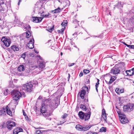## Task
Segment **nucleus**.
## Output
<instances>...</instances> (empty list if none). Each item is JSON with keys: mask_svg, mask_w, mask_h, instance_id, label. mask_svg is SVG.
Instances as JSON below:
<instances>
[{"mask_svg": "<svg viewBox=\"0 0 134 134\" xmlns=\"http://www.w3.org/2000/svg\"><path fill=\"white\" fill-rule=\"evenodd\" d=\"M23 130L21 128H17L13 130V134H18L19 132H22Z\"/></svg>", "mask_w": 134, "mask_h": 134, "instance_id": "nucleus-14", "label": "nucleus"}, {"mask_svg": "<svg viewBox=\"0 0 134 134\" xmlns=\"http://www.w3.org/2000/svg\"><path fill=\"white\" fill-rule=\"evenodd\" d=\"M83 126L80 125H77L75 127L76 129V130L80 131H83Z\"/></svg>", "mask_w": 134, "mask_h": 134, "instance_id": "nucleus-20", "label": "nucleus"}, {"mask_svg": "<svg viewBox=\"0 0 134 134\" xmlns=\"http://www.w3.org/2000/svg\"><path fill=\"white\" fill-rule=\"evenodd\" d=\"M91 113L89 111L88 113H85L82 111L79 112L78 115L80 118L82 120L84 119L85 121L88 120L90 118Z\"/></svg>", "mask_w": 134, "mask_h": 134, "instance_id": "nucleus-2", "label": "nucleus"}, {"mask_svg": "<svg viewBox=\"0 0 134 134\" xmlns=\"http://www.w3.org/2000/svg\"><path fill=\"white\" fill-rule=\"evenodd\" d=\"M120 72L119 68L117 65L115 66L111 70L110 73L114 75H116L119 74Z\"/></svg>", "mask_w": 134, "mask_h": 134, "instance_id": "nucleus-7", "label": "nucleus"}, {"mask_svg": "<svg viewBox=\"0 0 134 134\" xmlns=\"http://www.w3.org/2000/svg\"><path fill=\"white\" fill-rule=\"evenodd\" d=\"M54 26H53V27H52V28H51L49 29H48V30L49 32H51L54 29Z\"/></svg>", "mask_w": 134, "mask_h": 134, "instance_id": "nucleus-38", "label": "nucleus"}, {"mask_svg": "<svg viewBox=\"0 0 134 134\" xmlns=\"http://www.w3.org/2000/svg\"><path fill=\"white\" fill-rule=\"evenodd\" d=\"M79 22V21H77L76 20H75L73 21V23L74 24H77L78 25H79V24L78 23Z\"/></svg>", "mask_w": 134, "mask_h": 134, "instance_id": "nucleus-36", "label": "nucleus"}, {"mask_svg": "<svg viewBox=\"0 0 134 134\" xmlns=\"http://www.w3.org/2000/svg\"><path fill=\"white\" fill-rule=\"evenodd\" d=\"M14 23L15 24H18L19 23V21L18 20V19L17 17L15 16V19L14 20Z\"/></svg>", "mask_w": 134, "mask_h": 134, "instance_id": "nucleus-29", "label": "nucleus"}, {"mask_svg": "<svg viewBox=\"0 0 134 134\" xmlns=\"http://www.w3.org/2000/svg\"><path fill=\"white\" fill-rule=\"evenodd\" d=\"M100 131L101 132H105L106 131V128L104 127H102L100 129Z\"/></svg>", "mask_w": 134, "mask_h": 134, "instance_id": "nucleus-30", "label": "nucleus"}, {"mask_svg": "<svg viewBox=\"0 0 134 134\" xmlns=\"http://www.w3.org/2000/svg\"><path fill=\"white\" fill-rule=\"evenodd\" d=\"M123 44H124L125 45H126L127 46V47H129V46H130V45H128L127 44H126L125 42H123Z\"/></svg>", "mask_w": 134, "mask_h": 134, "instance_id": "nucleus-48", "label": "nucleus"}, {"mask_svg": "<svg viewBox=\"0 0 134 134\" xmlns=\"http://www.w3.org/2000/svg\"><path fill=\"white\" fill-rule=\"evenodd\" d=\"M8 91V89H6L4 91V94L6 96L7 94Z\"/></svg>", "mask_w": 134, "mask_h": 134, "instance_id": "nucleus-37", "label": "nucleus"}, {"mask_svg": "<svg viewBox=\"0 0 134 134\" xmlns=\"http://www.w3.org/2000/svg\"><path fill=\"white\" fill-rule=\"evenodd\" d=\"M90 80H88V81H87V83H90Z\"/></svg>", "mask_w": 134, "mask_h": 134, "instance_id": "nucleus-57", "label": "nucleus"}, {"mask_svg": "<svg viewBox=\"0 0 134 134\" xmlns=\"http://www.w3.org/2000/svg\"><path fill=\"white\" fill-rule=\"evenodd\" d=\"M51 41V40H49L48 41V42H49L50 41Z\"/></svg>", "mask_w": 134, "mask_h": 134, "instance_id": "nucleus-62", "label": "nucleus"}, {"mask_svg": "<svg viewBox=\"0 0 134 134\" xmlns=\"http://www.w3.org/2000/svg\"><path fill=\"white\" fill-rule=\"evenodd\" d=\"M1 41L3 42L4 45L6 47H8L11 43V40L9 38H5L3 37Z\"/></svg>", "mask_w": 134, "mask_h": 134, "instance_id": "nucleus-8", "label": "nucleus"}, {"mask_svg": "<svg viewBox=\"0 0 134 134\" xmlns=\"http://www.w3.org/2000/svg\"><path fill=\"white\" fill-rule=\"evenodd\" d=\"M77 33H76L75 32V33L74 34H72V35H73V36H74V35H77Z\"/></svg>", "mask_w": 134, "mask_h": 134, "instance_id": "nucleus-55", "label": "nucleus"}, {"mask_svg": "<svg viewBox=\"0 0 134 134\" xmlns=\"http://www.w3.org/2000/svg\"><path fill=\"white\" fill-rule=\"evenodd\" d=\"M52 110H50V111H48L42 114V115L46 118V119H48L49 120H51V118L49 117L52 114Z\"/></svg>", "mask_w": 134, "mask_h": 134, "instance_id": "nucleus-10", "label": "nucleus"}, {"mask_svg": "<svg viewBox=\"0 0 134 134\" xmlns=\"http://www.w3.org/2000/svg\"><path fill=\"white\" fill-rule=\"evenodd\" d=\"M68 75H69L68 77L69 78L70 77V75L69 74H68Z\"/></svg>", "mask_w": 134, "mask_h": 134, "instance_id": "nucleus-59", "label": "nucleus"}, {"mask_svg": "<svg viewBox=\"0 0 134 134\" xmlns=\"http://www.w3.org/2000/svg\"><path fill=\"white\" fill-rule=\"evenodd\" d=\"M20 2H19L18 3V5H19L20 4Z\"/></svg>", "mask_w": 134, "mask_h": 134, "instance_id": "nucleus-60", "label": "nucleus"}, {"mask_svg": "<svg viewBox=\"0 0 134 134\" xmlns=\"http://www.w3.org/2000/svg\"><path fill=\"white\" fill-rule=\"evenodd\" d=\"M120 122L122 124H125L127 122L128 120L126 118L124 117H121L120 120Z\"/></svg>", "mask_w": 134, "mask_h": 134, "instance_id": "nucleus-17", "label": "nucleus"}, {"mask_svg": "<svg viewBox=\"0 0 134 134\" xmlns=\"http://www.w3.org/2000/svg\"><path fill=\"white\" fill-rule=\"evenodd\" d=\"M80 107V108L81 109L83 110L86 111V108L85 105L83 104H81Z\"/></svg>", "mask_w": 134, "mask_h": 134, "instance_id": "nucleus-28", "label": "nucleus"}, {"mask_svg": "<svg viewBox=\"0 0 134 134\" xmlns=\"http://www.w3.org/2000/svg\"><path fill=\"white\" fill-rule=\"evenodd\" d=\"M41 96H39L38 98V99H41Z\"/></svg>", "mask_w": 134, "mask_h": 134, "instance_id": "nucleus-56", "label": "nucleus"}, {"mask_svg": "<svg viewBox=\"0 0 134 134\" xmlns=\"http://www.w3.org/2000/svg\"><path fill=\"white\" fill-rule=\"evenodd\" d=\"M43 103L41 105V112L42 114L47 111H50L56 108L58 105V103L56 102L54 100H51L50 98H44L43 100Z\"/></svg>", "mask_w": 134, "mask_h": 134, "instance_id": "nucleus-1", "label": "nucleus"}, {"mask_svg": "<svg viewBox=\"0 0 134 134\" xmlns=\"http://www.w3.org/2000/svg\"><path fill=\"white\" fill-rule=\"evenodd\" d=\"M98 87L96 86V91H97V92H98V90L97 89Z\"/></svg>", "mask_w": 134, "mask_h": 134, "instance_id": "nucleus-52", "label": "nucleus"}, {"mask_svg": "<svg viewBox=\"0 0 134 134\" xmlns=\"http://www.w3.org/2000/svg\"><path fill=\"white\" fill-rule=\"evenodd\" d=\"M123 108V110L124 111L130 112L131 111L128 104L126 105H124Z\"/></svg>", "mask_w": 134, "mask_h": 134, "instance_id": "nucleus-15", "label": "nucleus"}, {"mask_svg": "<svg viewBox=\"0 0 134 134\" xmlns=\"http://www.w3.org/2000/svg\"><path fill=\"white\" fill-rule=\"evenodd\" d=\"M40 14H41V16L43 17V15L44 16L45 15V14H44V12H43L42 13H41V12H40Z\"/></svg>", "mask_w": 134, "mask_h": 134, "instance_id": "nucleus-42", "label": "nucleus"}, {"mask_svg": "<svg viewBox=\"0 0 134 134\" xmlns=\"http://www.w3.org/2000/svg\"><path fill=\"white\" fill-rule=\"evenodd\" d=\"M50 14L49 13H47L45 14V15L44 16L43 15V17H46V18H49V16L50 15Z\"/></svg>", "mask_w": 134, "mask_h": 134, "instance_id": "nucleus-31", "label": "nucleus"}, {"mask_svg": "<svg viewBox=\"0 0 134 134\" xmlns=\"http://www.w3.org/2000/svg\"><path fill=\"white\" fill-rule=\"evenodd\" d=\"M58 1L59 2H60L61 3V2H60V0H58Z\"/></svg>", "mask_w": 134, "mask_h": 134, "instance_id": "nucleus-63", "label": "nucleus"}, {"mask_svg": "<svg viewBox=\"0 0 134 134\" xmlns=\"http://www.w3.org/2000/svg\"><path fill=\"white\" fill-rule=\"evenodd\" d=\"M11 94L14 100H17L21 97L22 94L18 91L14 90L11 92Z\"/></svg>", "mask_w": 134, "mask_h": 134, "instance_id": "nucleus-3", "label": "nucleus"}, {"mask_svg": "<svg viewBox=\"0 0 134 134\" xmlns=\"http://www.w3.org/2000/svg\"><path fill=\"white\" fill-rule=\"evenodd\" d=\"M35 134H42V132L41 130H37L36 131Z\"/></svg>", "mask_w": 134, "mask_h": 134, "instance_id": "nucleus-32", "label": "nucleus"}, {"mask_svg": "<svg viewBox=\"0 0 134 134\" xmlns=\"http://www.w3.org/2000/svg\"><path fill=\"white\" fill-rule=\"evenodd\" d=\"M61 10L60 8L59 7H58L57 8L52 10V12H53L54 13H60Z\"/></svg>", "mask_w": 134, "mask_h": 134, "instance_id": "nucleus-21", "label": "nucleus"}, {"mask_svg": "<svg viewBox=\"0 0 134 134\" xmlns=\"http://www.w3.org/2000/svg\"><path fill=\"white\" fill-rule=\"evenodd\" d=\"M83 75V73L82 72H81L79 74V76L80 77H81Z\"/></svg>", "mask_w": 134, "mask_h": 134, "instance_id": "nucleus-47", "label": "nucleus"}, {"mask_svg": "<svg viewBox=\"0 0 134 134\" xmlns=\"http://www.w3.org/2000/svg\"><path fill=\"white\" fill-rule=\"evenodd\" d=\"M25 118L27 120H28L29 119V117L26 115V116H25Z\"/></svg>", "mask_w": 134, "mask_h": 134, "instance_id": "nucleus-51", "label": "nucleus"}, {"mask_svg": "<svg viewBox=\"0 0 134 134\" xmlns=\"http://www.w3.org/2000/svg\"><path fill=\"white\" fill-rule=\"evenodd\" d=\"M102 117L103 119L104 120L106 121L107 119V117L105 111L104 109L102 110Z\"/></svg>", "mask_w": 134, "mask_h": 134, "instance_id": "nucleus-16", "label": "nucleus"}, {"mask_svg": "<svg viewBox=\"0 0 134 134\" xmlns=\"http://www.w3.org/2000/svg\"><path fill=\"white\" fill-rule=\"evenodd\" d=\"M29 26V28H28L29 29H30V26L29 25H28Z\"/></svg>", "mask_w": 134, "mask_h": 134, "instance_id": "nucleus-58", "label": "nucleus"}, {"mask_svg": "<svg viewBox=\"0 0 134 134\" xmlns=\"http://www.w3.org/2000/svg\"><path fill=\"white\" fill-rule=\"evenodd\" d=\"M116 79V77L115 76H111V79H110L109 84H110L111 83L113 82Z\"/></svg>", "mask_w": 134, "mask_h": 134, "instance_id": "nucleus-25", "label": "nucleus"}, {"mask_svg": "<svg viewBox=\"0 0 134 134\" xmlns=\"http://www.w3.org/2000/svg\"><path fill=\"white\" fill-rule=\"evenodd\" d=\"M32 82H30L25 84L24 85L23 89L27 92H30L32 91L33 85Z\"/></svg>", "mask_w": 134, "mask_h": 134, "instance_id": "nucleus-5", "label": "nucleus"}, {"mask_svg": "<svg viewBox=\"0 0 134 134\" xmlns=\"http://www.w3.org/2000/svg\"><path fill=\"white\" fill-rule=\"evenodd\" d=\"M66 25L67 23H66V22H65H65H63L61 24V25L63 27H64L65 28V26H66Z\"/></svg>", "mask_w": 134, "mask_h": 134, "instance_id": "nucleus-34", "label": "nucleus"}, {"mask_svg": "<svg viewBox=\"0 0 134 134\" xmlns=\"http://www.w3.org/2000/svg\"><path fill=\"white\" fill-rule=\"evenodd\" d=\"M7 124V127L10 130H11L13 127L16 126L15 123L12 121H8Z\"/></svg>", "mask_w": 134, "mask_h": 134, "instance_id": "nucleus-9", "label": "nucleus"}, {"mask_svg": "<svg viewBox=\"0 0 134 134\" xmlns=\"http://www.w3.org/2000/svg\"><path fill=\"white\" fill-rule=\"evenodd\" d=\"M116 92L118 93H122L124 92L123 89H120L119 88H116L115 90Z\"/></svg>", "mask_w": 134, "mask_h": 134, "instance_id": "nucleus-23", "label": "nucleus"}, {"mask_svg": "<svg viewBox=\"0 0 134 134\" xmlns=\"http://www.w3.org/2000/svg\"><path fill=\"white\" fill-rule=\"evenodd\" d=\"M23 115L25 116H26V114L25 113V112H24V110H23Z\"/></svg>", "mask_w": 134, "mask_h": 134, "instance_id": "nucleus-49", "label": "nucleus"}, {"mask_svg": "<svg viewBox=\"0 0 134 134\" xmlns=\"http://www.w3.org/2000/svg\"><path fill=\"white\" fill-rule=\"evenodd\" d=\"M11 48L14 51H18L19 50V48L16 46H13L11 47Z\"/></svg>", "mask_w": 134, "mask_h": 134, "instance_id": "nucleus-24", "label": "nucleus"}, {"mask_svg": "<svg viewBox=\"0 0 134 134\" xmlns=\"http://www.w3.org/2000/svg\"><path fill=\"white\" fill-rule=\"evenodd\" d=\"M97 83H96L95 86L98 87L99 85V80L98 79H97Z\"/></svg>", "mask_w": 134, "mask_h": 134, "instance_id": "nucleus-39", "label": "nucleus"}, {"mask_svg": "<svg viewBox=\"0 0 134 134\" xmlns=\"http://www.w3.org/2000/svg\"><path fill=\"white\" fill-rule=\"evenodd\" d=\"M6 110L7 114L10 116H12V114L11 111L9 108L8 106H7L5 109L3 108L0 110V115H5Z\"/></svg>", "mask_w": 134, "mask_h": 134, "instance_id": "nucleus-4", "label": "nucleus"}, {"mask_svg": "<svg viewBox=\"0 0 134 134\" xmlns=\"http://www.w3.org/2000/svg\"><path fill=\"white\" fill-rule=\"evenodd\" d=\"M82 88L83 90H81L80 92H79V93L80 94V96L81 98L82 99H83L84 98V96L86 93V90L87 92H88V87L86 86L83 87Z\"/></svg>", "mask_w": 134, "mask_h": 134, "instance_id": "nucleus-6", "label": "nucleus"}, {"mask_svg": "<svg viewBox=\"0 0 134 134\" xmlns=\"http://www.w3.org/2000/svg\"><path fill=\"white\" fill-rule=\"evenodd\" d=\"M26 53H24L22 54L21 55V57L23 58L24 59H25L26 57Z\"/></svg>", "mask_w": 134, "mask_h": 134, "instance_id": "nucleus-33", "label": "nucleus"}, {"mask_svg": "<svg viewBox=\"0 0 134 134\" xmlns=\"http://www.w3.org/2000/svg\"><path fill=\"white\" fill-rule=\"evenodd\" d=\"M83 72L85 74H87L89 73L90 71L88 70H83Z\"/></svg>", "mask_w": 134, "mask_h": 134, "instance_id": "nucleus-35", "label": "nucleus"}, {"mask_svg": "<svg viewBox=\"0 0 134 134\" xmlns=\"http://www.w3.org/2000/svg\"><path fill=\"white\" fill-rule=\"evenodd\" d=\"M129 46V48L134 49V45H130Z\"/></svg>", "mask_w": 134, "mask_h": 134, "instance_id": "nucleus-43", "label": "nucleus"}, {"mask_svg": "<svg viewBox=\"0 0 134 134\" xmlns=\"http://www.w3.org/2000/svg\"><path fill=\"white\" fill-rule=\"evenodd\" d=\"M128 104L131 111H132L134 109V104L131 103H129Z\"/></svg>", "mask_w": 134, "mask_h": 134, "instance_id": "nucleus-27", "label": "nucleus"}, {"mask_svg": "<svg viewBox=\"0 0 134 134\" xmlns=\"http://www.w3.org/2000/svg\"><path fill=\"white\" fill-rule=\"evenodd\" d=\"M92 36H91V37H92ZM92 37H98L97 36H94V35H93V36H92Z\"/></svg>", "mask_w": 134, "mask_h": 134, "instance_id": "nucleus-53", "label": "nucleus"}, {"mask_svg": "<svg viewBox=\"0 0 134 134\" xmlns=\"http://www.w3.org/2000/svg\"><path fill=\"white\" fill-rule=\"evenodd\" d=\"M26 36L27 38H29L30 37H32V38H33V36L31 35V33L29 31H27L26 32Z\"/></svg>", "mask_w": 134, "mask_h": 134, "instance_id": "nucleus-26", "label": "nucleus"}, {"mask_svg": "<svg viewBox=\"0 0 134 134\" xmlns=\"http://www.w3.org/2000/svg\"><path fill=\"white\" fill-rule=\"evenodd\" d=\"M91 127V125H87L84 127L83 126V131H86L89 130Z\"/></svg>", "mask_w": 134, "mask_h": 134, "instance_id": "nucleus-22", "label": "nucleus"}, {"mask_svg": "<svg viewBox=\"0 0 134 134\" xmlns=\"http://www.w3.org/2000/svg\"><path fill=\"white\" fill-rule=\"evenodd\" d=\"M68 115L67 114H64L62 116V118H63V119H64V118H66L67 116Z\"/></svg>", "mask_w": 134, "mask_h": 134, "instance_id": "nucleus-40", "label": "nucleus"}, {"mask_svg": "<svg viewBox=\"0 0 134 134\" xmlns=\"http://www.w3.org/2000/svg\"><path fill=\"white\" fill-rule=\"evenodd\" d=\"M133 130H134V126L133 127Z\"/></svg>", "mask_w": 134, "mask_h": 134, "instance_id": "nucleus-64", "label": "nucleus"}, {"mask_svg": "<svg viewBox=\"0 0 134 134\" xmlns=\"http://www.w3.org/2000/svg\"><path fill=\"white\" fill-rule=\"evenodd\" d=\"M43 18L33 17L32 18V20L34 22L38 23L41 22L43 19Z\"/></svg>", "mask_w": 134, "mask_h": 134, "instance_id": "nucleus-12", "label": "nucleus"}, {"mask_svg": "<svg viewBox=\"0 0 134 134\" xmlns=\"http://www.w3.org/2000/svg\"><path fill=\"white\" fill-rule=\"evenodd\" d=\"M117 113L118 115H122V114H121V112L120 111H117Z\"/></svg>", "mask_w": 134, "mask_h": 134, "instance_id": "nucleus-46", "label": "nucleus"}, {"mask_svg": "<svg viewBox=\"0 0 134 134\" xmlns=\"http://www.w3.org/2000/svg\"><path fill=\"white\" fill-rule=\"evenodd\" d=\"M25 70V68L23 65H20L18 68V70L19 72L24 71Z\"/></svg>", "mask_w": 134, "mask_h": 134, "instance_id": "nucleus-19", "label": "nucleus"}, {"mask_svg": "<svg viewBox=\"0 0 134 134\" xmlns=\"http://www.w3.org/2000/svg\"><path fill=\"white\" fill-rule=\"evenodd\" d=\"M21 0H19V2H21Z\"/></svg>", "mask_w": 134, "mask_h": 134, "instance_id": "nucleus-61", "label": "nucleus"}, {"mask_svg": "<svg viewBox=\"0 0 134 134\" xmlns=\"http://www.w3.org/2000/svg\"><path fill=\"white\" fill-rule=\"evenodd\" d=\"M34 38H32L30 39L27 45V46L30 49H32L34 47Z\"/></svg>", "mask_w": 134, "mask_h": 134, "instance_id": "nucleus-11", "label": "nucleus"}, {"mask_svg": "<svg viewBox=\"0 0 134 134\" xmlns=\"http://www.w3.org/2000/svg\"><path fill=\"white\" fill-rule=\"evenodd\" d=\"M75 64L74 63H70L68 65L69 66H71Z\"/></svg>", "mask_w": 134, "mask_h": 134, "instance_id": "nucleus-45", "label": "nucleus"}, {"mask_svg": "<svg viewBox=\"0 0 134 134\" xmlns=\"http://www.w3.org/2000/svg\"><path fill=\"white\" fill-rule=\"evenodd\" d=\"M65 29V28L64 27H63V28L61 30V32H60V34H62L63 33V31L64 30V29Z\"/></svg>", "mask_w": 134, "mask_h": 134, "instance_id": "nucleus-41", "label": "nucleus"}, {"mask_svg": "<svg viewBox=\"0 0 134 134\" xmlns=\"http://www.w3.org/2000/svg\"><path fill=\"white\" fill-rule=\"evenodd\" d=\"M126 72L127 75L132 76L134 74V68H132L131 70L126 71Z\"/></svg>", "mask_w": 134, "mask_h": 134, "instance_id": "nucleus-13", "label": "nucleus"}, {"mask_svg": "<svg viewBox=\"0 0 134 134\" xmlns=\"http://www.w3.org/2000/svg\"><path fill=\"white\" fill-rule=\"evenodd\" d=\"M4 2L2 0H0V5L2 4H3Z\"/></svg>", "mask_w": 134, "mask_h": 134, "instance_id": "nucleus-44", "label": "nucleus"}, {"mask_svg": "<svg viewBox=\"0 0 134 134\" xmlns=\"http://www.w3.org/2000/svg\"><path fill=\"white\" fill-rule=\"evenodd\" d=\"M38 66L40 70H42L45 67V64L44 63L41 62L40 63Z\"/></svg>", "mask_w": 134, "mask_h": 134, "instance_id": "nucleus-18", "label": "nucleus"}, {"mask_svg": "<svg viewBox=\"0 0 134 134\" xmlns=\"http://www.w3.org/2000/svg\"><path fill=\"white\" fill-rule=\"evenodd\" d=\"M93 133L92 132H89L87 133L86 134H94V133Z\"/></svg>", "mask_w": 134, "mask_h": 134, "instance_id": "nucleus-50", "label": "nucleus"}, {"mask_svg": "<svg viewBox=\"0 0 134 134\" xmlns=\"http://www.w3.org/2000/svg\"><path fill=\"white\" fill-rule=\"evenodd\" d=\"M57 31L58 33H60L61 31L60 30H58Z\"/></svg>", "mask_w": 134, "mask_h": 134, "instance_id": "nucleus-54", "label": "nucleus"}]
</instances>
